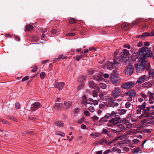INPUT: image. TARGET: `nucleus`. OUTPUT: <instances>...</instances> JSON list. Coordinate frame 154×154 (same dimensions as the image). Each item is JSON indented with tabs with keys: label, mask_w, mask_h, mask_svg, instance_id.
Wrapping results in <instances>:
<instances>
[{
	"label": "nucleus",
	"mask_w": 154,
	"mask_h": 154,
	"mask_svg": "<svg viewBox=\"0 0 154 154\" xmlns=\"http://www.w3.org/2000/svg\"><path fill=\"white\" fill-rule=\"evenodd\" d=\"M99 96L102 101H104V103H106V102L109 101V97L106 95V94L104 92L100 93Z\"/></svg>",
	"instance_id": "obj_10"
},
{
	"label": "nucleus",
	"mask_w": 154,
	"mask_h": 154,
	"mask_svg": "<svg viewBox=\"0 0 154 154\" xmlns=\"http://www.w3.org/2000/svg\"><path fill=\"white\" fill-rule=\"evenodd\" d=\"M88 110L91 112H93L95 111L94 107L93 106H91L88 108Z\"/></svg>",
	"instance_id": "obj_42"
},
{
	"label": "nucleus",
	"mask_w": 154,
	"mask_h": 154,
	"mask_svg": "<svg viewBox=\"0 0 154 154\" xmlns=\"http://www.w3.org/2000/svg\"><path fill=\"white\" fill-rule=\"evenodd\" d=\"M80 109L78 108H75L73 110L74 113L75 114H77L79 111Z\"/></svg>",
	"instance_id": "obj_45"
},
{
	"label": "nucleus",
	"mask_w": 154,
	"mask_h": 154,
	"mask_svg": "<svg viewBox=\"0 0 154 154\" xmlns=\"http://www.w3.org/2000/svg\"><path fill=\"white\" fill-rule=\"evenodd\" d=\"M150 109L149 107H147L146 108V109H145L144 110V113L145 114H146L147 112V111L149 110Z\"/></svg>",
	"instance_id": "obj_64"
},
{
	"label": "nucleus",
	"mask_w": 154,
	"mask_h": 154,
	"mask_svg": "<svg viewBox=\"0 0 154 154\" xmlns=\"http://www.w3.org/2000/svg\"><path fill=\"white\" fill-rule=\"evenodd\" d=\"M109 115L106 114L104 117L101 118L99 120V123H103L104 122H107L108 121L107 119H109Z\"/></svg>",
	"instance_id": "obj_16"
},
{
	"label": "nucleus",
	"mask_w": 154,
	"mask_h": 154,
	"mask_svg": "<svg viewBox=\"0 0 154 154\" xmlns=\"http://www.w3.org/2000/svg\"><path fill=\"white\" fill-rule=\"evenodd\" d=\"M121 122H120V123H118L119 124H118L117 126L118 127L120 128V129L121 130V131H125V130L126 129L125 127H124V125L123 123H122V122L121 123H121Z\"/></svg>",
	"instance_id": "obj_24"
},
{
	"label": "nucleus",
	"mask_w": 154,
	"mask_h": 154,
	"mask_svg": "<svg viewBox=\"0 0 154 154\" xmlns=\"http://www.w3.org/2000/svg\"><path fill=\"white\" fill-rule=\"evenodd\" d=\"M84 114L86 116H89L90 115L89 112L87 110H85L84 112Z\"/></svg>",
	"instance_id": "obj_61"
},
{
	"label": "nucleus",
	"mask_w": 154,
	"mask_h": 154,
	"mask_svg": "<svg viewBox=\"0 0 154 154\" xmlns=\"http://www.w3.org/2000/svg\"><path fill=\"white\" fill-rule=\"evenodd\" d=\"M83 57V56L79 55L76 56L75 58L77 61H79L80 59H81Z\"/></svg>",
	"instance_id": "obj_46"
},
{
	"label": "nucleus",
	"mask_w": 154,
	"mask_h": 154,
	"mask_svg": "<svg viewBox=\"0 0 154 154\" xmlns=\"http://www.w3.org/2000/svg\"><path fill=\"white\" fill-rule=\"evenodd\" d=\"M117 140V139L116 138L112 140L109 141H107V142H106V144H107L108 146H109L110 145V144L112 143H113V142L116 141Z\"/></svg>",
	"instance_id": "obj_37"
},
{
	"label": "nucleus",
	"mask_w": 154,
	"mask_h": 154,
	"mask_svg": "<svg viewBox=\"0 0 154 154\" xmlns=\"http://www.w3.org/2000/svg\"><path fill=\"white\" fill-rule=\"evenodd\" d=\"M107 115H109L108 116H109V118L111 117V116L115 117L119 116L117 115V113L115 112L114 111H112L111 113H107Z\"/></svg>",
	"instance_id": "obj_29"
},
{
	"label": "nucleus",
	"mask_w": 154,
	"mask_h": 154,
	"mask_svg": "<svg viewBox=\"0 0 154 154\" xmlns=\"http://www.w3.org/2000/svg\"><path fill=\"white\" fill-rule=\"evenodd\" d=\"M64 83L63 82H57L54 84V87L57 88L59 90H61L64 87Z\"/></svg>",
	"instance_id": "obj_12"
},
{
	"label": "nucleus",
	"mask_w": 154,
	"mask_h": 154,
	"mask_svg": "<svg viewBox=\"0 0 154 154\" xmlns=\"http://www.w3.org/2000/svg\"><path fill=\"white\" fill-rule=\"evenodd\" d=\"M134 85V83L132 81L127 82L124 83L121 85V87L125 89H128L132 88Z\"/></svg>",
	"instance_id": "obj_7"
},
{
	"label": "nucleus",
	"mask_w": 154,
	"mask_h": 154,
	"mask_svg": "<svg viewBox=\"0 0 154 154\" xmlns=\"http://www.w3.org/2000/svg\"><path fill=\"white\" fill-rule=\"evenodd\" d=\"M100 144L101 145H103L106 143L107 140L105 138H102L99 141Z\"/></svg>",
	"instance_id": "obj_32"
},
{
	"label": "nucleus",
	"mask_w": 154,
	"mask_h": 154,
	"mask_svg": "<svg viewBox=\"0 0 154 154\" xmlns=\"http://www.w3.org/2000/svg\"><path fill=\"white\" fill-rule=\"evenodd\" d=\"M0 122H2L3 123L5 124H9L8 122L5 120L4 119H1L0 120Z\"/></svg>",
	"instance_id": "obj_58"
},
{
	"label": "nucleus",
	"mask_w": 154,
	"mask_h": 154,
	"mask_svg": "<svg viewBox=\"0 0 154 154\" xmlns=\"http://www.w3.org/2000/svg\"><path fill=\"white\" fill-rule=\"evenodd\" d=\"M9 119L14 121H16L17 120V119L15 118L12 116H9Z\"/></svg>",
	"instance_id": "obj_57"
},
{
	"label": "nucleus",
	"mask_w": 154,
	"mask_h": 154,
	"mask_svg": "<svg viewBox=\"0 0 154 154\" xmlns=\"http://www.w3.org/2000/svg\"><path fill=\"white\" fill-rule=\"evenodd\" d=\"M123 123L126 125V127L128 128H131L132 126V125L130 123L128 120H127L126 118H124L122 120V121Z\"/></svg>",
	"instance_id": "obj_13"
},
{
	"label": "nucleus",
	"mask_w": 154,
	"mask_h": 154,
	"mask_svg": "<svg viewBox=\"0 0 154 154\" xmlns=\"http://www.w3.org/2000/svg\"><path fill=\"white\" fill-rule=\"evenodd\" d=\"M58 58L59 59H64L66 58V57L63 56V55L61 54L60 55L58 56Z\"/></svg>",
	"instance_id": "obj_60"
},
{
	"label": "nucleus",
	"mask_w": 154,
	"mask_h": 154,
	"mask_svg": "<svg viewBox=\"0 0 154 154\" xmlns=\"http://www.w3.org/2000/svg\"><path fill=\"white\" fill-rule=\"evenodd\" d=\"M86 79V77L84 75H81L79 77L78 81L81 82H83Z\"/></svg>",
	"instance_id": "obj_34"
},
{
	"label": "nucleus",
	"mask_w": 154,
	"mask_h": 154,
	"mask_svg": "<svg viewBox=\"0 0 154 154\" xmlns=\"http://www.w3.org/2000/svg\"><path fill=\"white\" fill-rule=\"evenodd\" d=\"M123 46L125 48H127L128 49H130L131 47L130 45L128 44H125Z\"/></svg>",
	"instance_id": "obj_59"
},
{
	"label": "nucleus",
	"mask_w": 154,
	"mask_h": 154,
	"mask_svg": "<svg viewBox=\"0 0 154 154\" xmlns=\"http://www.w3.org/2000/svg\"><path fill=\"white\" fill-rule=\"evenodd\" d=\"M69 22L72 23H74L76 22V20L72 18H71L69 20Z\"/></svg>",
	"instance_id": "obj_43"
},
{
	"label": "nucleus",
	"mask_w": 154,
	"mask_h": 154,
	"mask_svg": "<svg viewBox=\"0 0 154 154\" xmlns=\"http://www.w3.org/2000/svg\"><path fill=\"white\" fill-rule=\"evenodd\" d=\"M122 121L120 116H118L114 117L109 121V122L113 124V125H116L118 124Z\"/></svg>",
	"instance_id": "obj_9"
},
{
	"label": "nucleus",
	"mask_w": 154,
	"mask_h": 154,
	"mask_svg": "<svg viewBox=\"0 0 154 154\" xmlns=\"http://www.w3.org/2000/svg\"><path fill=\"white\" fill-rule=\"evenodd\" d=\"M26 30L28 31H32L33 29V26L31 25H27L26 27Z\"/></svg>",
	"instance_id": "obj_30"
},
{
	"label": "nucleus",
	"mask_w": 154,
	"mask_h": 154,
	"mask_svg": "<svg viewBox=\"0 0 154 154\" xmlns=\"http://www.w3.org/2000/svg\"><path fill=\"white\" fill-rule=\"evenodd\" d=\"M20 103H15V108L18 109H19L20 108Z\"/></svg>",
	"instance_id": "obj_52"
},
{
	"label": "nucleus",
	"mask_w": 154,
	"mask_h": 154,
	"mask_svg": "<svg viewBox=\"0 0 154 154\" xmlns=\"http://www.w3.org/2000/svg\"><path fill=\"white\" fill-rule=\"evenodd\" d=\"M112 94L115 98H116L119 96L122 97L125 96V94L124 93H122V91H120V88L118 87L116 88L112 91Z\"/></svg>",
	"instance_id": "obj_4"
},
{
	"label": "nucleus",
	"mask_w": 154,
	"mask_h": 154,
	"mask_svg": "<svg viewBox=\"0 0 154 154\" xmlns=\"http://www.w3.org/2000/svg\"><path fill=\"white\" fill-rule=\"evenodd\" d=\"M64 105L65 106L66 109H68L69 108L72 106V102L70 101H68L67 102L64 101Z\"/></svg>",
	"instance_id": "obj_19"
},
{
	"label": "nucleus",
	"mask_w": 154,
	"mask_h": 154,
	"mask_svg": "<svg viewBox=\"0 0 154 154\" xmlns=\"http://www.w3.org/2000/svg\"><path fill=\"white\" fill-rule=\"evenodd\" d=\"M99 86L101 88L103 89H105L107 87L106 84L102 83H99Z\"/></svg>",
	"instance_id": "obj_35"
},
{
	"label": "nucleus",
	"mask_w": 154,
	"mask_h": 154,
	"mask_svg": "<svg viewBox=\"0 0 154 154\" xmlns=\"http://www.w3.org/2000/svg\"><path fill=\"white\" fill-rule=\"evenodd\" d=\"M121 27L123 30H127L129 28V25L128 23H124L121 25Z\"/></svg>",
	"instance_id": "obj_18"
},
{
	"label": "nucleus",
	"mask_w": 154,
	"mask_h": 154,
	"mask_svg": "<svg viewBox=\"0 0 154 154\" xmlns=\"http://www.w3.org/2000/svg\"><path fill=\"white\" fill-rule=\"evenodd\" d=\"M99 108L103 110V109L105 107V105L103 104H99Z\"/></svg>",
	"instance_id": "obj_53"
},
{
	"label": "nucleus",
	"mask_w": 154,
	"mask_h": 154,
	"mask_svg": "<svg viewBox=\"0 0 154 154\" xmlns=\"http://www.w3.org/2000/svg\"><path fill=\"white\" fill-rule=\"evenodd\" d=\"M145 106H146V103L144 102L142 105L139 106L138 107H139V108H140L142 110H143V109H144L145 108Z\"/></svg>",
	"instance_id": "obj_39"
},
{
	"label": "nucleus",
	"mask_w": 154,
	"mask_h": 154,
	"mask_svg": "<svg viewBox=\"0 0 154 154\" xmlns=\"http://www.w3.org/2000/svg\"><path fill=\"white\" fill-rule=\"evenodd\" d=\"M111 105L112 107H114V106L117 107L118 106L119 104L116 102V100H113L112 99Z\"/></svg>",
	"instance_id": "obj_25"
},
{
	"label": "nucleus",
	"mask_w": 154,
	"mask_h": 154,
	"mask_svg": "<svg viewBox=\"0 0 154 154\" xmlns=\"http://www.w3.org/2000/svg\"><path fill=\"white\" fill-rule=\"evenodd\" d=\"M129 51L125 49H123L121 53V56L116 57L114 60V62L115 64H119L120 62L126 63L129 58Z\"/></svg>",
	"instance_id": "obj_1"
},
{
	"label": "nucleus",
	"mask_w": 154,
	"mask_h": 154,
	"mask_svg": "<svg viewBox=\"0 0 154 154\" xmlns=\"http://www.w3.org/2000/svg\"><path fill=\"white\" fill-rule=\"evenodd\" d=\"M40 103L38 102H35L32 104L31 106L30 109L32 111H35L41 106Z\"/></svg>",
	"instance_id": "obj_8"
},
{
	"label": "nucleus",
	"mask_w": 154,
	"mask_h": 154,
	"mask_svg": "<svg viewBox=\"0 0 154 154\" xmlns=\"http://www.w3.org/2000/svg\"><path fill=\"white\" fill-rule=\"evenodd\" d=\"M110 78L113 84L116 85L119 83L120 78L118 77V72L113 70L110 74Z\"/></svg>",
	"instance_id": "obj_3"
},
{
	"label": "nucleus",
	"mask_w": 154,
	"mask_h": 154,
	"mask_svg": "<svg viewBox=\"0 0 154 154\" xmlns=\"http://www.w3.org/2000/svg\"><path fill=\"white\" fill-rule=\"evenodd\" d=\"M121 150L118 149L116 148V147H113L112 149V152L113 151L116 152H118L119 153H121Z\"/></svg>",
	"instance_id": "obj_31"
},
{
	"label": "nucleus",
	"mask_w": 154,
	"mask_h": 154,
	"mask_svg": "<svg viewBox=\"0 0 154 154\" xmlns=\"http://www.w3.org/2000/svg\"><path fill=\"white\" fill-rule=\"evenodd\" d=\"M82 98L84 100H85V103L87 104H94V105H96L98 104V102L97 100H94L93 99L90 98L86 99V97L85 95H83Z\"/></svg>",
	"instance_id": "obj_5"
},
{
	"label": "nucleus",
	"mask_w": 154,
	"mask_h": 154,
	"mask_svg": "<svg viewBox=\"0 0 154 154\" xmlns=\"http://www.w3.org/2000/svg\"><path fill=\"white\" fill-rule=\"evenodd\" d=\"M131 104L130 103L127 102L125 104V107L127 108H129L131 106Z\"/></svg>",
	"instance_id": "obj_49"
},
{
	"label": "nucleus",
	"mask_w": 154,
	"mask_h": 154,
	"mask_svg": "<svg viewBox=\"0 0 154 154\" xmlns=\"http://www.w3.org/2000/svg\"><path fill=\"white\" fill-rule=\"evenodd\" d=\"M84 85V83L83 82L80 85H79L78 87V91H79L81 89H82L83 88Z\"/></svg>",
	"instance_id": "obj_41"
},
{
	"label": "nucleus",
	"mask_w": 154,
	"mask_h": 154,
	"mask_svg": "<svg viewBox=\"0 0 154 154\" xmlns=\"http://www.w3.org/2000/svg\"><path fill=\"white\" fill-rule=\"evenodd\" d=\"M37 66H34L33 69L31 71L32 72H35L37 70Z\"/></svg>",
	"instance_id": "obj_62"
},
{
	"label": "nucleus",
	"mask_w": 154,
	"mask_h": 154,
	"mask_svg": "<svg viewBox=\"0 0 154 154\" xmlns=\"http://www.w3.org/2000/svg\"><path fill=\"white\" fill-rule=\"evenodd\" d=\"M152 85V83L150 81L147 82L143 84L142 87L145 88H149Z\"/></svg>",
	"instance_id": "obj_14"
},
{
	"label": "nucleus",
	"mask_w": 154,
	"mask_h": 154,
	"mask_svg": "<svg viewBox=\"0 0 154 154\" xmlns=\"http://www.w3.org/2000/svg\"><path fill=\"white\" fill-rule=\"evenodd\" d=\"M99 92V90L97 91L96 90H94L93 91V96L94 97H96L97 96V93Z\"/></svg>",
	"instance_id": "obj_40"
},
{
	"label": "nucleus",
	"mask_w": 154,
	"mask_h": 154,
	"mask_svg": "<svg viewBox=\"0 0 154 154\" xmlns=\"http://www.w3.org/2000/svg\"><path fill=\"white\" fill-rule=\"evenodd\" d=\"M55 124L58 127H62L64 125L63 122L61 121H57L55 122Z\"/></svg>",
	"instance_id": "obj_26"
},
{
	"label": "nucleus",
	"mask_w": 154,
	"mask_h": 154,
	"mask_svg": "<svg viewBox=\"0 0 154 154\" xmlns=\"http://www.w3.org/2000/svg\"><path fill=\"white\" fill-rule=\"evenodd\" d=\"M94 72V70L92 69H91L88 71V74L89 75H92Z\"/></svg>",
	"instance_id": "obj_51"
},
{
	"label": "nucleus",
	"mask_w": 154,
	"mask_h": 154,
	"mask_svg": "<svg viewBox=\"0 0 154 154\" xmlns=\"http://www.w3.org/2000/svg\"><path fill=\"white\" fill-rule=\"evenodd\" d=\"M14 37L15 39L17 41H20V38L19 37L17 36V35H14Z\"/></svg>",
	"instance_id": "obj_63"
},
{
	"label": "nucleus",
	"mask_w": 154,
	"mask_h": 154,
	"mask_svg": "<svg viewBox=\"0 0 154 154\" xmlns=\"http://www.w3.org/2000/svg\"><path fill=\"white\" fill-rule=\"evenodd\" d=\"M146 61L138 59L137 63L136 64L135 67L137 72H141L143 71L145 68Z\"/></svg>",
	"instance_id": "obj_2"
},
{
	"label": "nucleus",
	"mask_w": 154,
	"mask_h": 154,
	"mask_svg": "<svg viewBox=\"0 0 154 154\" xmlns=\"http://www.w3.org/2000/svg\"><path fill=\"white\" fill-rule=\"evenodd\" d=\"M149 79L148 75H143L140 77L136 82V83L141 84L145 81H147Z\"/></svg>",
	"instance_id": "obj_6"
},
{
	"label": "nucleus",
	"mask_w": 154,
	"mask_h": 154,
	"mask_svg": "<svg viewBox=\"0 0 154 154\" xmlns=\"http://www.w3.org/2000/svg\"><path fill=\"white\" fill-rule=\"evenodd\" d=\"M81 128L82 129L87 130L88 129V128L86 127V126L84 124L81 125Z\"/></svg>",
	"instance_id": "obj_48"
},
{
	"label": "nucleus",
	"mask_w": 154,
	"mask_h": 154,
	"mask_svg": "<svg viewBox=\"0 0 154 154\" xmlns=\"http://www.w3.org/2000/svg\"><path fill=\"white\" fill-rule=\"evenodd\" d=\"M89 86L92 88H95L97 86V85L93 81H90L89 82Z\"/></svg>",
	"instance_id": "obj_20"
},
{
	"label": "nucleus",
	"mask_w": 154,
	"mask_h": 154,
	"mask_svg": "<svg viewBox=\"0 0 154 154\" xmlns=\"http://www.w3.org/2000/svg\"><path fill=\"white\" fill-rule=\"evenodd\" d=\"M55 134L57 135H60L62 137H64L65 135V134L63 132L57 131Z\"/></svg>",
	"instance_id": "obj_36"
},
{
	"label": "nucleus",
	"mask_w": 154,
	"mask_h": 154,
	"mask_svg": "<svg viewBox=\"0 0 154 154\" xmlns=\"http://www.w3.org/2000/svg\"><path fill=\"white\" fill-rule=\"evenodd\" d=\"M84 119L83 118H82L78 121V123L81 124L84 122Z\"/></svg>",
	"instance_id": "obj_50"
},
{
	"label": "nucleus",
	"mask_w": 154,
	"mask_h": 154,
	"mask_svg": "<svg viewBox=\"0 0 154 154\" xmlns=\"http://www.w3.org/2000/svg\"><path fill=\"white\" fill-rule=\"evenodd\" d=\"M131 63L127 67V69L125 70V73L128 75H131L133 72L134 67L131 65Z\"/></svg>",
	"instance_id": "obj_11"
},
{
	"label": "nucleus",
	"mask_w": 154,
	"mask_h": 154,
	"mask_svg": "<svg viewBox=\"0 0 154 154\" xmlns=\"http://www.w3.org/2000/svg\"><path fill=\"white\" fill-rule=\"evenodd\" d=\"M115 64L114 63L112 62H109L108 63L107 65V69L111 70L113 69L114 68V64Z\"/></svg>",
	"instance_id": "obj_21"
},
{
	"label": "nucleus",
	"mask_w": 154,
	"mask_h": 154,
	"mask_svg": "<svg viewBox=\"0 0 154 154\" xmlns=\"http://www.w3.org/2000/svg\"><path fill=\"white\" fill-rule=\"evenodd\" d=\"M45 75V74L44 72H42L40 74V77L42 79L44 78Z\"/></svg>",
	"instance_id": "obj_47"
},
{
	"label": "nucleus",
	"mask_w": 154,
	"mask_h": 154,
	"mask_svg": "<svg viewBox=\"0 0 154 154\" xmlns=\"http://www.w3.org/2000/svg\"><path fill=\"white\" fill-rule=\"evenodd\" d=\"M54 107L56 110H60L63 107V106L62 103H56L54 104Z\"/></svg>",
	"instance_id": "obj_15"
},
{
	"label": "nucleus",
	"mask_w": 154,
	"mask_h": 154,
	"mask_svg": "<svg viewBox=\"0 0 154 154\" xmlns=\"http://www.w3.org/2000/svg\"><path fill=\"white\" fill-rule=\"evenodd\" d=\"M127 111V110L125 109H120L119 111V114L120 115L125 114Z\"/></svg>",
	"instance_id": "obj_33"
},
{
	"label": "nucleus",
	"mask_w": 154,
	"mask_h": 154,
	"mask_svg": "<svg viewBox=\"0 0 154 154\" xmlns=\"http://www.w3.org/2000/svg\"><path fill=\"white\" fill-rule=\"evenodd\" d=\"M141 150L140 148L139 147L135 148L134 149V154L138 153V152Z\"/></svg>",
	"instance_id": "obj_38"
},
{
	"label": "nucleus",
	"mask_w": 154,
	"mask_h": 154,
	"mask_svg": "<svg viewBox=\"0 0 154 154\" xmlns=\"http://www.w3.org/2000/svg\"><path fill=\"white\" fill-rule=\"evenodd\" d=\"M102 133V134H106L108 137H110L111 136V134L110 132L106 129L103 128Z\"/></svg>",
	"instance_id": "obj_23"
},
{
	"label": "nucleus",
	"mask_w": 154,
	"mask_h": 154,
	"mask_svg": "<svg viewBox=\"0 0 154 154\" xmlns=\"http://www.w3.org/2000/svg\"><path fill=\"white\" fill-rule=\"evenodd\" d=\"M92 119L93 121L95 122L97 121L99 119V117L96 116H94L92 117Z\"/></svg>",
	"instance_id": "obj_44"
},
{
	"label": "nucleus",
	"mask_w": 154,
	"mask_h": 154,
	"mask_svg": "<svg viewBox=\"0 0 154 154\" xmlns=\"http://www.w3.org/2000/svg\"><path fill=\"white\" fill-rule=\"evenodd\" d=\"M111 152L112 150L111 149H107L104 152L103 154H108Z\"/></svg>",
	"instance_id": "obj_55"
},
{
	"label": "nucleus",
	"mask_w": 154,
	"mask_h": 154,
	"mask_svg": "<svg viewBox=\"0 0 154 154\" xmlns=\"http://www.w3.org/2000/svg\"><path fill=\"white\" fill-rule=\"evenodd\" d=\"M148 76L149 77V79L150 77H152L154 79V70L152 69L149 72Z\"/></svg>",
	"instance_id": "obj_28"
},
{
	"label": "nucleus",
	"mask_w": 154,
	"mask_h": 154,
	"mask_svg": "<svg viewBox=\"0 0 154 154\" xmlns=\"http://www.w3.org/2000/svg\"><path fill=\"white\" fill-rule=\"evenodd\" d=\"M93 79L94 80H96L98 81H100L103 79V78L101 75H94L93 76Z\"/></svg>",
	"instance_id": "obj_22"
},
{
	"label": "nucleus",
	"mask_w": 154,
	"mask_h": 154,
	"mask_svg": "<svg viewBox=\"0 0 154 154\" xmlns=\"http://www.w3.org/2000/svg\"><path fill=\"white\" fill-rule=\"evenodd\" d=\"M125 94L129 96L134 97L136 95V93H135L134 91L133 90L126 92Z\"/></svg>",
	"instance_id": "obj_17"
},
{
	"label": "nucleus",
	"mask_w": 154,
	"mask_h": 154,
	"mask_svg": "<svg viewBox=\"0 0 154 154\" xmlns=\"http://www.w3.org/2000/svg\"><path fill=\"white\" fill-rule=\"evenodd\" d=\"M143 35L150 36H154V30H152V32L150 33H148L147 32H144L143 34Z\"/></svg>",
	"instance_id": "obj_27"
},
{
	"label": "nucleus",
	"mask_w": 154,
	"mask_h": 154,
	"mask_svg": "<svg viewBox=\"0 0 154 154\" xmlns=\"http://www.w3.org/2000/svg\"><path fill=\"white\" fill-rule=\"evenodd\" d=\"M75 35V33L73 32L68 33L66 34V35L68 36H74Z\"/></svg>",
	"instance_id": "obj_56"
},
{
	"label": "nucleus",
	"mask_w": 154,
	"mask_h": 154,
	"mask_svg": "<svg viewBox=\"0 0 154 154\" xmlns=\"http://www.w3.org/2000/svg\"><path fill=\"white\" fill-rule=\"evenodd\" d=\"M139 20H135V21H133L132 22V25L134 26V25H136L137 24L139 23Z\"/></svg>",
	"instance_id": "obj_54"
}]
</instances>
